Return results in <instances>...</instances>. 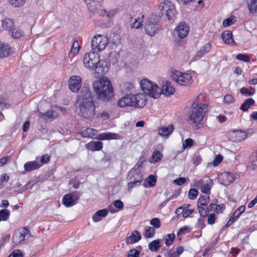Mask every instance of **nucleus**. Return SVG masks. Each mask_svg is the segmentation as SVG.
<instances>
[{"instance_id": "1", "label": "nucleus", "mask_w": 257, "mask_h": 257, "mask_svg": "<svg viewBox=\"0 0 257 257\" xmlns=\"http://www.w3.org/2000/svg\"><path fill=\"white\" fill-rule=\"evenodd\" d=\"M75 103L79 116L86 119H90L94 117L96 106L91 92L88 87H82Z\"/></svg>"}, {"instance_id": "2", "label": "nucleus", "mask_w": 257, "mask_h": 257, "mask_svg": "<svg viewBox=\"0 0 257 257\" xmlns=\"http://www.w3.org/2000/svg\"><path fill=\"white\" fill-rule=\"evenodd\" d=\"M93 89L97 98L101 101H108L114 96L111 83L107 77H103L94 82Z\"/></svg>"}, {"instance_id": "3", "label": "nucleus", "mask_w": 257, "mask_h": 257, "mask_svg": "<svg viewBox=\"0 0 257 257\" xmlns=\"http://www.w3.org/2000/svg\"><path fill=\"white\" fill-rule=\"evenodd\" d=\"M197 96L193 101L189 112L190 119L194 123H199L203 119L207 111L208 105L205 103H199Z\"/></svg>"}, {"instance_id": "4", "label": "nucleus", "mask_w": 257, "mask_h": 257, "mask_svg": "<svg viewBox=\"0 0 257 257\" xmlns=\"http://www.w3.org/2000/svg\"><path fill=\"white\" fill-rule=\"evenodd\" d=\"M107 38L101 35H97L93 37L91 40V48L95 51L100 52L104 50L108 44Z\"/></svg>"}, {"instance_id": "5", "label": "nucleus", "mask_w": 257, "mask_h": 257, "mask_svg": "<svg viewBox=\"0 0 257 257\" xmlns=\"http://www.w3.org/2000/svg\"><path fill=\"white\" fill-rule=\"evenodd\" d=\"M99 56L94 52H90L85 54L83 57L84 66L92 70L95 65L99 62Z\"/></svg>"}, {"instance_id": "6", "label": "nucleus", "mask_w": 257, "mask_h": 257, "mask_svg": "<svg viewBox=\"0 0 257 257\" xmlns=\"http://www.w3.org/2000/svg\"><path fill=\"white\" fill-rule=\"evenodd\" d=\"M172 77L173 80L181 85L187 86L192 83V77L189 73H182L176 71L172 74Z\"/></svg>"}, {"instance_id": "7", "label": "nucleus", "mask_w": 257, "mask_h": 257, "mask_svg": "<svg viewBox=\"0 0 257 257\" xmlns=\"http://www.w3.org/2000/svg\"><path fill=\"white\" fill-rule=\"evenodd\" d=\"M212 185V180L209 177H205L197 181L194 186L200 189L203 193L208 195L210 194V190Z\"/></svg>"}, {"instance_id": "8", "label": "nucleus", "mask_w": 257, "mask_h": 257, "mask_svg": "<svg viewBox=\"0 0 257 257\" xmlns=\"http://www.w3.org/2000/svg\"><path fill=\"white\" fill-rule=\"evenodd\" d=\"M80 194L78 192L67 194L64 196L63 203L67 207H69L76 204L79 199Z\"/></svg>"}, {"instance_id": "9", "label": "nucleus", "mask_w": 257, "mask_h": 257, "mask_svg": "<svg viewBox=\"0 0 257 257\" xmlns=\"http://www.w3.org/2000/svg\"><path fill=\"white\" fill-rule=\"evenodd\" d=\"M158 30L159 26L157 23L155 21V19L153 18H149L145 26L146 33L151 36H153Z\"/></svg>"}, {"instance_id": "10", "label": "nucleus", "mask_w": 257, "mask_h": 257, "mask_svg": "<svg viewBox=\"0 0 257 257\" xmlns=\"http://www.w3.org/2000/svg\"><path fill=\"white\" fill-rule=\"evenodd\" d=\"M82 84V79L79 76H71L68 81L69 88L74 92H77L80 89Z\"/></svg>"}, {"instance_id": "11", "label": "nucleus", "mask_w": 257, "mask_h": 257, "mask_svg": "<svg viewBox=\"0 0 257 257\" xmlns=\"http://www.w3.org/2000/svg\"><path fill=\"white\" fill-rule=\"evenodd\" d=\"M227 136L229 139L234 142H241L246 138L245 133L240 130L229 131Z\"/></svg>"}, {"instance_id": "12", "label": "nucleus", "mask_w": 257, "mask_h": 257, "mask_svg": "<svg viewBox=\"0 0 257 257\" xmlns=\"http://www.w3.org/2000/svg\"><path fill=\"white\" fill-rule=\"evenodd\" d=\"M110 64L107 62L104 61H100L95 65L92 70L95 71L96 73L102 75L106 74L109 70Z\"/></svg>"}, {"instance_id": "13", "label": "nucleus", "mask_w": 257, "mask_h": 257, "mask_svg": "<svg viewBox=\"0 0 257 257\" xmlns=\"http://www.w3.org/2000/svg\"><path fill=\"white\" fill-rule=\"evenodd\" d=\"M131 96L133 101V106L143 107L145 105L146 100L145 96L143 93H138L135 95H132Z\"/></svg>"}, {"instance_id": "14", "label": "nucleus", "mask_w": 257, "mask_h": 257, "mask_svg": "<svg viewBox=\"0 0 257 257\" xmlns=\"http://www.w3.org/2000/svg\"><path fill=\"white\" fill-rule=\"evenodd\" d=\"M189 31V27L185 22H180L175 29L176 34L180 39L185 38L188 35Z\"/></svg>"}, {"instance_id": "15", "label": "nucleus", "mask_w": 257, "mask_h": 257, "mask_svg": "<svg viewBox=\"0 0 257 257\" xmlns=\"http://www.w3.org/2000/svg\"><path fill=\"white\" fill-rule=\"evenodd\" d=\"M161 90V94H163L166 96L173 94L175 92V88L173 87L171 83L169 81H166L163 84Z\"/></svg>"}, {"instance_id": "16", "label": "nucleus", "mask_w": 257, "mask_h": 257, "mask_svg": "<svg viewBox=\"0 0 257 257\" xmlns=\"http://www.w3.org/2000/svg\"><path fill=\"white\" fill-rule=\"evenodd\" d=\"M29 231L26 228L24 227L22 231L19 232H17L13 236V241L16 244H18L21 243L25 240V236L28 234Z\"/></svg>"}, {"instance_id": "17", "label": "nucleus", "mask_w": 257, "mask_h": 257, "mask_svg": "<svg viewBox=\"0 0 257 257\" xmlns=\"http://www.w3.org/2000/svg\"><path fill=\"white\" fill-rule=\"evenodd\" d=\"M174 125L169 124L168 126L163 125L158 128V134L163 137L168 138L174 131Z\"/></svg>"}, {"instance_id": "18", "label": "nucleus", "mask_w": 257, "mask_h": 257, "mask_svg": "<svg viewBox=\"0 0 257 257\" xmlns=\"http://www.w3.org/2000/svg\"><path fill=\"white\" fill-rule=\"evenodd\" d=\"M220 179L222 180V184L227 186L234 181L235 177L232 173L225 172L221 174Z\"/></svg>"}, {"instance_id": "19", "label": "nucleus", "mask_w": 257, "mask_h": 257, "mask_svg": "<svg viewBox=\"0 0 257 257\" xmlns=\"http://www.w3.org/2000/svg\"><path fill=\"white\" fill-rule=\"evenodd\" d=\"M211 45L210 43L205 44L200 50L196 53L195 58L197 60L200 59L202 57L208 53L211 50Z\"/></svg>"}, {"instance_id": "20", "label": "nucleus", "mask_w": 257, "mask_h": 257, "mask_svg": "<svg viewBox=\"0 0 257 257\" xmlns=\"http://www.w3.org/2000/svg\"><path fill=\"white\" fill-rule=\"evenodd\" d=\"M97 139L101 140L112 139L118 140L121 139V138L117 134L112 133H104L99 134Z\"/></svg>"}, {"instance_id": "21", "label": "nucleus", "mask_w": 257, "mask_h": 257, "mask_svg": "<svg viewBox=\"0 0 257 257\" xmlns=\"http://www.w3.org/2000/svg\"><path fill=\"white\" fill-rule=\"evenodd\" d=\"M131 95L124 96L117 101V105L120 107L133 106Z\"/></svg>"}, {"instance_id": "22", "label": "nucleus", "mask_w": 257, "mask_h": 257, "mask_svg": "<svg viewBox=\"0 0 257 257\" xmlns=\"http://www.w3.org/2000/svg\"><path fill=\"white\" fill-rule=\"evenodd\" d=\"M141 239V235L140 232L137 230L132 232V234L126 239V243L132 244L138 242Z\"/></svg>"}, {"instance_id": "23", "label": "nucleus", "mask_w": 257, "mask_h": 257, "mask_svg": "<svg viewBox=\"0 0 257 257\" xmlns=\"http://www.w3.org/2000/svg\"><path fill=\"white\" fill-rule=\"evenodd\" d=\"M41 165L36 161L28 162L25 164L24 169L26 172H30L39 169Z\"/></svg>"}, {"instance_id": "24", "label": "nucleus", "mask_w": 257, "mask_h": 257, "mask_svg": "<svg viewBox=\"0 0 257 257\" xmlns=\"http://www.w3.org/2000/svg\"><path fill=\"white\" fill-rule=\"evenodd\" d=\"M221 38L226 44L233 45L235 43L230 31H226L222 33Z\"/></svg>"}, {"instance_id": "25", "label": "nucleus", "mask_w": 257, "mask_h": 257, "mask_svg": "<svg viewBox=\"0 0 257 257\" xmlns=\"http://www.w3.org/2000/svg\"><path fill=\"white\" fill-rule=\"evenodd\" d=\"M102 143L100 141H91L86 145V148L92 151H99L102 148Z\"/></svg>"}, {"instance_id": "26", "label": "nucleus", "mask_w": 257, "mask_h": 257, "mask_svg": "<svg viewBox=\"0 0 257 257\" xmlns=\"http://www.w3.org/2000/svg\"><path fill=\"white\" fill-rule=\"evenodd\" d=\"M149 89L151 91L150 93H148V95L155 99L159 98L161 95L160 88L158 85L154 83H153V86H151Z\"/></svg>"}, {"instance_id": "27", "label": "nucleus", "mask_w": 257, "mask_h": 257, "mask_svg": "<svg viewBox=\"0 0 257 257\" xmlns=\"http://www.w3.org/2000/svg\"><path fill=\"white\" fill-rule=\"evenodd\" d=\"M143 179L142 175L137 174V180H134L133 181H131L127 184L128 192H131L134 187L140 185Z\"/></svg>"}, {"instance_id": "28", "label": "nucleus", "mask_w": 257, "mask_h": 257, "mask_svg": "<svg viewBox=\"0 0 257 257\" xmlns=\"http://www.w3.org/2000/svg\"><path fill=\"white\" fill-rule=\"evenodd\" d=\"M153 86V82L148 79H144L141 81V86L143 91L148 95L150 93L151 91L149 88Z\"/></svg>"}, {"instance_id": "29", "label": "nucleus", "mask_w": 257, "mask_h": 257, "mask_svg": "<svg viewBox=\"0 0 257 257\" xmlns=\"http://www.w3.org/2000/svg\"><path fill=\"white\" fill-rule=\"evenodd\" d=\"M11 52V48L8 45L0 43V57L8 56Z\"/></svg>"}, {"instance_id": "30", "label": "nucleus", "mask_w": 257, "mask_h": 257, "mask_svg": "<svg viewBox=\"0 0 257 257\" xmlns=\"http://www.w3.org/2000/svg\"><path fill=\"white\" fill-rule=\"evenodd\" d=\"M108 213L107 210L104 209L97 211L92 216L94 222H98L101 220L102 217H105Z\"/></svg>"}, {"instance_id": "31", "label": "nucleus", "mask_w": 257, "mask_h": 257, "mask_svg": "<svg viewBox=\"0 0 257 257\" xmlns=\"http://www.w3.org/2000/svg\"><path fill=\"white\" fill-rule=\"evenodd\" d=\"M120 88L124 94H128L134 88L133 84L131 82H124L120 85Z\"/></svg>"}, {"instance_id": "32", "label": "nucleus", "mask_w": 257, "mask_h": 257, "mask_svg": "<svg viewBox=\"0 0 257 257\" xmlns=\"http://www.w3.org/2000/svg\"><path fill=\"white\" fill-rule=\"evenodd\" d=\"M156 178L154 175H150L148 178L145 180L143 186L145 187H148V186L150 187H153L156 183Z\"/></svg>"}, {"instance_id": "33", "label": "nucleus", "mask_w": 257, "mask_h": 257, "mask_svg": "<svg viewBox=\"0 0 257 257\" xmlns=\"http://www.w3.org/2000/svg\"><path fill=\"white\" fill-rule=\"evenodd\" d=\"M96 130L92 128H87L81 133V136L84 138H91L96 134Z\"/></svg>"}, {"instance_id": "34", "label": "nucleus", "mask_w": 257, "mask_h": 257, "mask_svg": "<svg viewBox=\"0 0 257 257\" xmlns=\"http://www.w3.org/2000/svg\"><path fill=\"white\" fill-rule=\"evenodd\" d=\"M87 6L88 11L94 13L97 9V2L94 0H84Z\"/></svg>"}, {"instance_id": "35", "label": "nucleus", "mask_w": 257, "mask_h": 257, "mask_svg": "<svg viewBox=\"0 0 257 257\" xmlns=\"http://www.w3.org/2000/svg\"><path fill=\"white\" fill-rule=\"evenodd\" d=\"M245 208V207L244 205L240 206L233 212L232 215L230 216V218L235 221L240 215L244 211Z\"/></svg>"}, {"instance_id": "36", "label": "nucleus", "mask_w": 257, "mask_h": 257, "mask_svg": "<svg viewBox=\"0 0 257 257\" xmlns=\"http://www.w3.org/2000/svg\"><path fill=\"white\" fill-rule=\"evenodd\" d=\"M173 5L170 1H165L159 5V9L162 12V15H165L170 9V5Z\"/></svg>"}, {"instance_id": "37", "label": "nucleus", "mask_w": 257, "mask_h": 257, "mask_svg": "<svg viewBox=\"0 0 257 257\" xmlns=\"http://www.w3.org/2000/svg\"><path fill=\"white\" fill-rule=\"evenodd\" d=\"M161 244L160 240H155L149 244V248L152 251H156L161 247Z\"/></svg>"}, {"instance_id": "38", "label": "nucleus", "mask_w": 257, "mask_h": 257, "mask_svg": "<svg viewBox=\"0 0 257 257\" xmlns=\"http://www.w3.org/2000/svg\"><path fill=\"white\" fill-rule=\"evenodd\" d=\"M247 5L251 13H257V0H248Z\"/></svg>"}, {"instance_id": "39", "label": "nucleus", "mask_w": 257, "mask_h": 257, "mask_svg": "<svg viewBox=\"0 0 257 257\" xmlns=\"http://www.w3.org/2000/svg\"><path fill=\"white\" fill-rule=\"evenodd\" d=\"M254 103V100L251 98L247 99L245 102L242 104L240 107V109L242 111H246L248 110L251 106H252Z\"/></svg>"}, {"instance_id": "40", "label": "nucleus", "mask_w": 257, "mask_h": 257, "mask_svg": "<svg viewBox=\"0 0 257 257\" xmlns=\"http://www.w3.org/2000/svg\"><path fill=\"white\" fill-rule=\"evenodd\" d=\"M2 26L3 28L11 30L14 26V22L10 19H5L3 21Z\"/></svg>"}, {"instance_id": "41", "label": "nucleus", "mask_w": 257, "mask_h": 257, "mask_svg": "<svg viewBox=\"0 0 257 257\" xmlns=\"http://www.w3.org/2000/svg\"><path fill=\"white\" fill-rule=\"evenodd\" d=\"M11 36L14 38H20L23 35V32L22 30L18 28L12 29L10 30Z\"/></svg>"}, {"instance_id": "42", "label": "nucleus", "mask_w": 257, "mask_h": 257, "mask_svg": "<svg viewBox=\"0 0 257 257\" xmlns=\"http://www.w3.org/2000/svg\"><path fill=\"white\" fill-rule=\"evenodd\" d=\"M119 58V55L116 52H111L109 55L108 60L110 63L114 64L117 62Z\"/></svg>"}, {"instance_id": "43", "label": "nucleus", "mask_w": 257, "mask_h": 257, "mask_svg": "<svg viewBox=\"0 0 257 257\" xmlns=\"http://www.w3.org/2000/svg\"><path fill=\"white\" fill-rule=\"evenodd\" d=\"M209 197L207 195H202L198 199L197 205L206 206L209 202Z\"/></svg>"}, {"instance_id": "44", "label": "nucleus", "mask_w": 257, "mask_h": 257, "mask_svg": "<svg viewBox=\"0 0 257 257\" xmlns=\"http://www.w3.org/2000/svg\"><path fill=\"white\" fill-rule=\"evenodd\" d=\"M54 111L52 110H48L45 113H40L39 114V117L44 120H48L53 117Z\"/></svg>"}, {"instance_id": "45", "label": "nucleus", "mask_w": 257, "mask_h": 257, "mask_svg": "<svg viewBox=\"0 0 257 257\" xmlns=\"http://www.w3.org/2000/svg\"><path fill=\"white\" fill-rule=\"evenodd\" d=\"M197 208L201 217H205L207 215L209 212L206 206L197 205Z\"/></svg>"}, {"instance_id": "46", "label": "nucleus", "mask_w": 257, "mask_h": 257, "mask_svg": "<svg viewBox=\"0 0 257 257\" xmlns=\"http://www.w3.org/2000/svg\"><path fill=\"white\" fill-rule=\"evenodd\" d=\"M176 13V9L174 5H170V9L165 14L169 20H170Z\"/></svg>"}, {"instance_id": "47", "label": "nucleus", "mask_w": 257, "mask_h": 257, "mask_svg": "<svg viewBox=\"0 0 257 257\" xmlns=\"http://www.w3.org/2000/svg\"><path fill=\"white\" fill-rule=\"evenodd\" d=\"M175 237L174 233L168 234L165 237V244L167 246H170L173 243Z\"/></svg>"}, {"instance_id": "48", "label": "nucleus", "mask_w": 257, "mask_h": 257, "mask_svg": "<svg viewBox=\"0 0 257 257\" xmlns=\"http://www.w3.org/2000/svg\"><path fill=\"white\" fill-rule=\"evenodd\" d=\"M10 214V211L7 209H2L0 210V217L3 221L7 220Z\"/></svg>"}, {"instance_id": "49", "label": "nucleus", "mask_w": 257, "mask_h": 257, "mask_svg": "<svg viewBox=\"0 0 257 257\" xmlns=\"http://www.w3.org/2000/svg\"><path fill=\"white\" fill-rule=\"evenodd\" d=\"M155 233V230L152 227H148L145 230V236L147 238L153 237Z\"/></svg>"}, {"instance_id": "50", "label": "nucleus", "mask_w": 257, "mask_h": 257, "mask_svg": "<svg viewBox=\"0 0 257 257\" xmlns=\"http://www.w3.org/2000/svg\"><path fill=\"white\" fill-rule=\"evenodd\" d=\"M80 46L77 41H75L72 44L70 50V53H73L74 55L77 54L79 52Z\"/></svg>"}, {"instance_id": "51", "label": "nucleus", "mask_w": 257, "mask_h": 257, "mask_svg": "<svg viewBox=\"0 0 257 257\" xmlns=\"http://www.w3.org/2000/svg\"><path fill=\"white\" fill-rule=\"evenodd\" d=\"M236 58L240 61H242L245 62H250V59L248 55L243 54H238L236 55Z\"/></svg>"}, {"instance_id": "52", "label": "nucleus", "mask_w": 257, "mask_h": 257, "mask_svg": "<svg viewBox=\"0 0 257 257\" xmlns=\"http://www.w3.org/2000/svg\"><path fill=\"white\" fill-rule=\"evenodd\" d=\"M26 2V0H10V3L15 7L23 6Z\"/></svg>"}, {"instance_id": "53", "label": "nucleus", "mask_w": 257, "mask_h": 257, "mask_svg": "<svg viewBox=\"0 0 257 257\" xmlns=\"http://www.w3.org/2000/svg\"><path fill=\"white\" fill-rule=\"evenodd\" d=\"M152 157L155 162H157L161 160L163 155L159 151H155L153 152Z\"/></svg>"}, {"instance_id": "54", "label": "nucleus", "mask_w": 257, "mask_h": 257, "mask_svg": "<svg viewBox=\"0 0 257 257\" xmlns=\"http://www.w3.org/2000/svg\"><path fill=\"white\" fill-rule=\"evenodd\" d=\"M142 20L141 18H138V19H135V21L132 24V28H135L136 29H138L140 28L142 26Z\"/></svg>"}, {"instance_id": "55", "label": "nucleus", "mask_w": 257, "mask_h": 257, "mask_svg": "<svg viewBox=\"0 0 257 257\" xmlns=\"http://www.w3.org/2000/svg\"><path fill=\"white\" fill-rule=\"evenodd\" d=\"M198 195V191L195 189H190L188 192V197L190 199H195Z\"/></svg>"}, {"instance_id": "56", "label": "nucleus", "mask_w": 257, "mask_h": 257, "mask_svg": "<svg viewBox=\"0 0 257 257\" xmlns=\"http://www.w3.org/2000/svg\"><path fill=\"white\" fill-rule=\"evenodd\" d=\"M150 224L155 228H158L161 226L160 221L158 218H154L151 220Z\"/></svg>"}, {"instance_id": "57", "label": "nucleus", "mask_w": 257, "mask_h": 257, "mask_svg": "<svg viewBox=\"0 0 257 257\" xmlns=\"http://www.w3.org/2000/svg\"><path fill=\"white\" fill-rule=\"evenodd\" d=\"M192 162L194 164V165L196 166L198 165H199L201 161V158L200 156L198 154H195L192 159Z\"/></svg>"}, {"instance_id": "58", "label": "nucleus", "mask_w": 257, "mask_h": 257, "mask_svg": "<svg viewBox=\"0 0 257 257\" xmlns=\"http://www.w3.org/2000/svg\"><path fill=\"white\" fill-rule=\"evenodd\" d=\"M193 140L190 138L187 139L183 144V149H185L187 147H192L193 145Z\"/></svg>"}, {"instance_id": "59", "label": "nucleus", "mask_w": 257, "mask_h": 257, "mask_svg": "<svg viewBox=\"0 0 257 257\" xmlns=\"http://www.w3.org/2000/svg\"><path fill=\"white\" fill-rule=\"evenodd\" d=\"M234 101L233 97L230 94H226L224 96L223 102L225 103L229 104Z\"/></svg>"}, {"instance_id": "60", "label": "nucleus", "mask_w": 257, "mask_h": 257, "mask_svg": "<svg viewBox=\"0 0 257 257\" xmlns=\"http://www.w3.org/2000/svg\"><path fill=\"white\" fill-rule=\"evenodd\" d=\"M139 255L140 251L136 249H133L130 250L128 252L127 257H139Z\"/></svg>"}, {"instance_id": "61", "label": "nucleus", "mask_w": 257, "mask_h": 257, "mask_svg": "<svg viewBox=\"0 0 257 257\" xmlns=\"http://www.w3.org/2000/svg\"><path fill=\"white\" fill-rule=\"evenodd\" d=\"M186 182V179L184 177L178 178V179H176L174 181V184L179 186L182 185L183 184L185 183Z\"/></svg>"}, {"instance_id": "62", "label": "nucleus", "mask_w": 257, "mask_h": 257, "mask_svg": "<svg viewBox=\"0 0 257 257\" xmlns=\"http://www.w3.org/2000/svg\"><path fill=\"white\" fill-rule=\"evenodd\" d=\"M223 157L221 155H217L213 161V164L214 166H216L219 165L222 161Z\"/></svg>"}, {"instance_id": "63", "label": "nucleus", "mask_w": 257, "mask_h": 257, "mask_svg": "<svg viewBox=\"0 0 257 257\" xmlns=\"http://www.w3.org/2000/svg\"><path fill=\"white\" fill-rule=\"evenodd\" d=\"M8 257H23V254L20 250H16L13 251Z\"/></svg>"}, {"instance_id": "64", "label": "nucleus", "mask_w": 257, "mask_h": 257, "mask_svg": "<svg viewBox=\"0 0 257 257\" xmlns=\"http://www.w3.org/2000/svg\"><path fill=\"white\" fill-rule=\"evenodd\" d=\"M165 255L166 257H179L176 251H172V250H167Z\"/></svg>"}]
</instances>
